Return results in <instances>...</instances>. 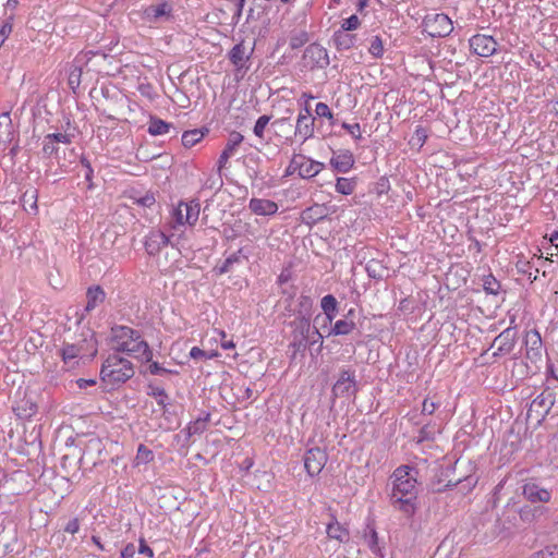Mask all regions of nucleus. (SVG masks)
Instances as JSON below:
<instances>
[{
  "label": "nucleus",
  "instance_id": "21",
  "mask_svg": "<svg viewBox=\"0 0 558 558\" xmlns=\"http://www.w3.org/2000/svg\"><path fill=\"white\" fill-rule=\"evenodd\" d=\"M248 208L252 213L260 216H270L278 211V205L275 202L264 198H252Z\"/></svg>",
  "mask_w": 558,
  "mask_h": 558
},
{
  "label": "nucleus",
  "instance_id": "25",
  "mask_svg": "<svg viewBox=\"0 0 558 558\" xmlns=\"http://www.w3.org/2000/svg\"><path fill=\"white\" fill-rule=\"evenodd\" d=\"M518 518L519 511L515 504H507L498 521L504 529H510L518 525Z\"/></svg>",
  "mask_w": 558,
  "mask_h": 558
},
{
  "label": "nucleus",
  "instance_id": "47",
  "mask_svg": "<svg viewBox=\"0 0 558 558\" xmlns=\"http://www.w3.org/2000/svg\"><path fill=\"white\" fill-rule=\"evenodd\" d=\"M365 537H366V541H367V544H368L369 549H371L375 555H380V556H381L380 548H379V546H378V536H377V532H376L374 529H371V530H369V533H368V534H365Z\"/></svg>",
  "mask_w": 558,
  "mask_h": 558
},
{
  "label": "nucleus",
  "instance_id": "10",
  "mask_svg": "<svg viewBox=\"0 0 558 558\" xmlns=\"http://www.w3.org/2000/svg\"><path fill=\"white\" fill-rule=\"evenodd\" d=\"M356 392L355 372L351 369H342L338 380L332 387L335 397H350Z\"/></svg>",
  "mask_w": 558,
  "mask_h": 558
},
{
  "label": "nucleus",
  "instance_id": "1",
  "mask_svg": "<svg viewBox=\"0 0 558 558\" xmlns=\"http://www.w3.org/2000/svg\"><path fill=\"white\" fill-rule=\"evenodd\" d=\"M417 474L418 471L415 468L401 465L395 470L391 476V504L396 509L408 515L413 514L415 511Z\"/></svg>",
  "mask_w": 558,
  "mask_h": 558
},
{
  "label": "nucleus",
  "instance_id": "24",
  "mask_svg": "<svg viewBox=\"0 0 558 558\" xmlns=\"http://www.w3.org/2000/svg\"><path fill=\"white\" fill-rule=\"evenodd\" d=\"M448 473H449L448 469L447 470L437 469L435 476L430 482V488L433 492L441 493V492L446 490L447 488L457 486L461 482V478H458L456 481L448 480L445 484H442L444 480L441 477L442 476L448 477Z\"/></svg>",
  "mask_w": 558,
  "mask_h": 558
},
{
  "label": "nucleus",
  "instance_id": "22",
  "mask_svg": "<svg viewBox=\"0 0 558 558\" xmlns=\"http://www.w3.org/2000/svg\"><path fill=\"white\" fill-rule=\"evenodd\" d=\"M330 165L338 172L345 173L348 172L354 165V157L350 150H341L338 154H333L330 159Z\"/></svg>",
  "mask_w": 558,
  "mask_h": 558
},
{
  "label": "nucleus",
  "instance_id": "3",
  "mask_svg": "<svg viewBox=\"0 0 558 558\" xmlns=\"http://www.w3.org/2000/svg\"><path fill=\"white\" fill-rule=\"evenodd\" d=\"M134 374L135 371L132 362L112 352L104 361L99 375L105 387L112 390L126 383Z\"/></svg>",
  "mask_w": 558,
  "mask_h": 558
},
{
  "label": "nucleus",
  "instance_id": "39",
  "mask_svg": "<svg viewBox=\"0 0 558 558\" xmlns=\"http://www.w3.org/2000/svg\"><path fill=\"white\" fill-rule=\"evenodd\" d=\"M148 396L154 397L157 400L158 405L166 408L168 395L162 387L148 386Z\"/></svg>",
  "mask_w": 558,
  "mask_h": 558
},
{
  "label": "nucleus",
  "instance_id": "33",
  "mask_svg": "<svg viewBox=\"0 0 558 558\" xmlns=\"http://www.w3.org/2000/svg\"><path fill=\"white\" fill-rule=\"evenodd\" d=\"M355 186V179L338 178L336 183V191L342 195H350L354 192Z\"/></svg>",
  "mask_w": 558,
  "mask_h": 558
},
{
  "label": "nucleus",
  "instance_id": "43",
  "mask_svg": "<svg viewBox=\"0 0 558 558\" xmlns=\"http://www.w3.org/2000/svg\"><path fill=\"white\" fill-rule=\"evenodd\" d=\"M360 25H361L360 19L357 17V15L353 14L350 17L344 19L342 21L341 26L338 31L351 32V31H355L356 28H359Z\"/></svg>",
  "mask_w": 558,
  "mask_h": 558
},
{
  "label": "nucleus",
  "instance_id": "9",
  "mask_svg": "<svg viewBox=\"0 0 558 558\" xmlns=\"http://www.w3.org/2000/svg\"><path fill=\"white\" fill-rule=\"evenodd\" d=\"M518 331L515 327H508L501 331L493 341L490 348L496 347V351L493 356H501L510 353L515 344Z\"/></svg>",
  "mask_w": 558,
  "mask_h": 558
},
{
  "label": "nucleus",
  "instance_id": "44",
  "mask_svg": "<svg viewBox=\"0 0 558 558\" xmlns=\"http://www.w3.org/2000/svg\"><path fill=\"white\" fill-rule=\"evenodd\" d=\"M320 306L323 312H338V301L331 294H327L322 299Z\"/></svg>",
  "mask_w": 558,
  "mask_h": 558
},
{
  "label": "nucleus",
  "instance_id": "29",
  "mask_svg": "<svg viewBox=\"0 0 558 558\" xmlns=\"http://www.w3.org/2000/svg\"><path fill=\"white\" fill-rule=\"evenodd\" d=\"M174 129L173 124L168 123L157 117H150L148 122V133L153 136L162 135Z\"/></svg>",
  "mask_w": 558,
  "mask_h": 558
},
{
  "label": "nucleus",
  "instance_id": "28",
  "mask_svg": "<svg viewBox=\"0 0 558 558\" xmlns=\"http://www.w3.org/2000/svg\"><path fill=\"white\" fill-rule=\"evenodd\" d=\"M13 411L20 418H29L37 412V404L29 399H23L15 403Z\"/></svg>",
  "mask_w": 558,
  "mask_h": 558
},
{
  "label": "nucleus",
  "instance_id": "14",
  "mask_svg": "<svg viewBox=\"0 0 558 558\" xmlns=\"http://www.w3.org/2000/svg\"><path fill=\"white\" fill-rule=\"evenodd\" d=\"M522 494L531 502H548L551 498V492L542 487L534 480L524 483Z\"/></svg>",
  "mask_w": 558,
  "mask_h": 558
},
{
  "label": "nucleus",
  "instance_id": "46",
  "mask_svg": "<svg viewBox=\"0 0 558 558\" xmlns=\"http://www.w3.org/2000/svg\"><path fill=\"white\" fill-rule=\"evenodd\" d=\"M270 121V117L269 116H260L257 121L255 122V125H254V129H253V132L254 134L259 137V138H263L264 137V131L267 126V124L269 123Z\"/></svg>",
  "mask_w": 558,
  "mask_h": 558
},
{
  "label": "nucleus",
  "instance_id": "45",
  "mask_svg": "<svg viewBox=\"0 0 558 558\" xmlns=\"http://www.w3.org/2000/svg\"><path fill=\"white\" fill-rule=\"evenodd\" d=\"M530 558H558V545L547 546L534 553Z\"/></svg>",
  "mask_w": 558,
  "mask_h": 558
},
{
  "label": "nucleus",
  "instance_id": "38",
  "mask_svg": "<svg viewBox=\"0 0 558 558\" xmlns=\"http://www.w3.org/2000/svg\"><path fill=\"white\" fill-rule=\"evenodd\" d=\"M368 52L376 59L384 54V43L379 36H372L369 39Z\"/></svg>",
  "mask_w": 558,
  "mask_h": 558
},
{
  "label": "nucleus",
  "instance_id": "42",
  "mask_svg": "<svg viewBox=\"0 0 558 558\" xmlns=\"http://www.w3.org/2000/svg\"><path fill=\"white\" fill-rule=\"evenodd\" d=\"M299 306L300 310L298 316L308 317L313 306V300L307 295H301L299 299Z\"/></svg>",
  "mask_w": 558,
  "mask_h": 558
},
{
  "label": "nucleus",
  "instance_id": "12",
  "mask_svg": "<svg viewBox=\"0 0 558 558\" xmlns=\"http://www.w3.org/2000/svg\"><path fill=\"white\" fill-rule=\"evenodd\" d=\"M315 118L312 116L311 108L306 104L303 110L300 111L294 134L303 138V142L313 137L314 135Z\"/></svg>",
  "mask_w": 558,
  "mask_h": 558
},
{
  "label": "nucleus",
  "instance_id": "49",
  "mask_svg": "<svg viewBox=\"0 0 558 558\" xmlns=\"http://www.w3.org/2000/svg\"><path fill=\"white\" fill-rule=\"evenodd\" d=\"M240 253H241V250H239L236 253L227 257L225 259V262L222 263V265L218 268V272L226 274V272L230 271L231 266L235 263H239V260H240L239 254Z\"/></svg>",
  "mask_w": 558,
  "mask_h": 558
},
{
  "label": "nucleus",
  "instance_id": "19",
  "mask_svg": "<svg viewBox=\"0 0 558 558\" xmlns=\"http://www.w3.org/2000/svg\"><path fill=\"white\" fill-rule=\"evenodd\" d=\"M526 357L532 362L536 363L542 359L543 343L539 333L536 330H532L526 333Z\"/></svg>",
  "mask_w": 558,
  "mask_h": 558
},
{
  "label": "nucleus",
  "instance_id": "20",
  "mask_svg": "<svg viewBox=\"0 0 558 558\" xmlns=\"http://www.w3.org/2000/svg\"><path fill=\"white\" fill-rule=\"evenodd\" d=\"M169 238L161 231H150L145 240V250L149 255H157L161 248L167 246Z\"/></svg>",
  "mask_w": 558,
  "mask_h": 558
},
{
  "label": "nucleus",
  "instance_id": "52",
  "mask_svg": "<svg viewBox=\"0 0 558 558\" xmlns=\"http://www.w3.org/2000/svg\"><path fill=\"white\" fill-rule=\"evenodd\" d=\"M72 137V135L66 133H49L46 135V138H49V141L53 142L56 145L59 143L71 144Z\"/></svg>",
  "mask_w": 558,
  "mask_h": 558
},
{
  "label": "nucleus",
  "instance_id": "57",
  "mask_svg": "<svg viewBox=\"0 0 558 558\" xmlns=\"http://www.w3.org/2000/svg\"><path fill=\"white\" fill-rule=\"evenodd\" d=\"M342 129H344L349 134H351L355 140H361V126L359 123L349 124L347 122H343L341 124Z\"/></svg>",
  "mask_w": 558,
  "mask_h": 558
},
{
  "label": "nucleus",
  "instance_id": "50",
  "mask_svg": "<svg viewBox=\"0 0 558 558\" xmlns=\"http://www.w3.org/2000/svg\"><path fill=\"white\" fill-rule=\"evenodd\" d=\"M304 217L307 219H312L313 221H318L324 218L323 208L319 205L312 206L304 210Z\"/></svg>",
  "mask_w": 558,
  "mask_h": 558
},
{
  "label": "nucleus",
  "instance_id": "51",
  "mask_svg": "<svg viewBox=\"0 0 558 558\" xmlns=\"http://www.w3.org/2000/svg\"><path fill=\"white\" fill-rule=\"evenodd\" d=\"M315 112L318 117L327 118L330 121V124H333V114L325 102H318L315 108Z\"/></svg>",
  "mask_w": 558,
  "mask_h": 558
},
{
  "label": "nucleus",
  "instance_id": "53",
  "mask_svg": "<svg viewBox=\"0 0 558 558\" xmlns=\"http://www.w3.org/2000/svg\"><path fill=\"white\" fill-rule=\"evenodd\" d=\"M82 70L75 66L69 74V86L75 92L81 83Z\"/></svg>",
  "mask_w": 558,
  "mask_h": 558
},
{
  "label": "nucleus",
  "instance_id": "64",
  "mask_svg": "<svg viewBox=\"0 0 558 558\" xmlns=\"http://www.w3.org/2000/svg\"><path fill=\"white\" fill-rule=\"evenodd\" d=\"M137 551L140 554L146 555V556H148L150 558L154 557L153 549L146 544V542L144 539L140 541V546H138Z\"/></svg>",
  "mask_w": 558,
  "mask_h": 558
},
{
  "label": "nucleus",
  "instance_id": "48",
  "mask_svg": "<svg viewBox=\"0 0 558 558\" xmlns=\"http://www.w3.org/2000/svg\"><path fill=\"white\" fill-rule=\"evenodd\" d=\"M208 420H209V414H206V416L204 418L196 420L194 423H192L187 427L189 434L193 435V434H201V433H203L205 430V428H206V422Z\"/></svg>",
  "mask_w": 558,
  "mask_h": 558
},
{
  "label": "nucleus",
  "instance_id": "27",
  "mask_svg": "<svg viewBox=\"0 0 558 558\" xmlns=\"http://www.w3.org/2000/svg\"><path fill=\"white\" fill-rule=\"evenodd\" d=\"M248 59L250 54L246 53L243 43L234 45L229 51V60L238 70L243 69Z\"/></svg>",
  "mask_w": 558,
  "mask_h": 558
},
{
  "label": "nucleus",
  "instance_id": "26",
  "mask_svg": "<svg viewBox=\"0 0 558 558\" xmlns=\"http://www.w3.org/2000/svg\"><path fill=\"white\" fill-rule=\"evenodd\" d=\"M86 298L87 303L85 306V311L90 312L105 301L106 293L100 286H94L88 288L86 292Z\"/></svg>",
  "mask_w": 558,
  "mask_h": 558
},
{
  "label": "nucleus",
  "instance_id": "63",
  "mask_svg": "<svg viewBox=\"0 0 558 558\" xmlns=\"http://www.w3.org/2000/svg\"><path fill=\"white\" fill-rule=\"evenodd\" d=\"M136 553V547L134 544H128L121 551V558H133Z\"/></svg>",
  "mask_w": 558,
  "mask_h": 558
},
{
  "label": "nucleus",
  "instance_id": "8",
  "mask_svg": "<svg viewBox=\"0 0 558 558\" xmlns=\"http://www.w3.org/2000/svg\"><path fill=\"white\" fill-rule=\"evenodd\" d=\"M469 44L472 52L483 58H488L496 53L498 46L493 36L484 34H476L472 36Z\"/></svg>",
  "mask_w": 558,
  "mask_h": 558
},
{
  "label": "nucleus",
  "instance_id": "37",
  "mask_svg": "<svg viewBox=\"0 0 558 558\" xmlns=\"http://www.w3.org/2000/svg\"><path fill=\"white\" fill-rule=\"evenodd\" d=\"M483 288L486 293L497 295L500 290V282L493 275H487L483 278Z\"/></svg>",
  "mask_w": 558,
  "mask_h": 558
},
{
  "label": "nucleus",
  "instance_id": "41",
  "mask_svg": "<svg viewBox=\"0 0 558 558\" xmlns=\"http://www.w3.org/2000/svg\"><path fill=\"white\" fill-rule=\"evenodd\" d=\"M154 459V453L150 449H148L145 445H140L137 448L135 461L136 464L148 463Z\"/></svg>",
  "mask_w": 558,
  "mask_h": 558
},
{
  "label": "nucleus",
  "instance_id": "59",
  "mask_svg": "<svg viewBox=\"0 0 558 558\" xmlns=\"http://www.w3.org/2000/svg\"><path fill=\"white\" fill-rule=\"evenodd\" d=\"M149 373L153 375H165V374H170L173 372L162 367L158 362H153L149 365Z\"/></svg>",
  "mask_w": 558,
  "mask_h": 558
},
{
  "label": "nucleus",
  "instance_id": "23",
  "mask_svg": "<svg viewBox=\"0 0 558 558\" xmlns=\"http://www.w3.org/2000/svg\"><path fill=\"white\" fill-rule=\"evenodd\" d=\"M332 41L337 50H349L356 46L357 35L349 32L336 31L332 35Z\"/></svg>",
  "mask_w": 558,
  "mask_h": 558
},
{
  "label": "nucleus",
  "instance_id": "58",
  "mask_svg": "<svg viewBox=\"0 0 558 558\" xmlns=\"http://www.w3.org/2000/svg\"><path fill=\"white\" fill-rule=\"evenodd\" d=\"M81 522L78 518H73L63 527V531L69 534H76L80 531Z\"/></svg>",
  "mask_w": 558,
  "mask_h": 558
},
{
  "label": "nucleus",
  "instance_id": "6",
  "mask_svg": "<svg viewBox=\"0 0 558 558\" xmlns=\"http://www.w3.org/2000/svg\"><path fill=\"white\" fill-rule=\"evenodd\" d=\"M303 460L307 474L313 477L322 472L328 461V454L325 449L313 447L306 450Z\"/></svg>",
  "mask_w": 558,
  "mask_h": 558
},
{
  "label": "nucleus",
  "instance_id": "2",
  "mask_svg": "<svg viewBox=\"0 0 558 558\" xmlns=\"http://www.w3.org/2000/svg\"><path fill=\"white\" fill-rule=\"evenodd\" d=\"M111 332L112 350L114 353H125L142 362L151 361L153 351L148 343L142 339L138 330L128 326H116L111 329Z\"/></svg>",
  "mask_w": 558,
  "mask_h": 558
},
{
  "label": "nucleus",
  "instance_id": "7",
  "mask_svg": "<svg viewBox=\"0 0 558 558\" xmlns=\"http://www.w3.org/2000/svg\"><path fill=\"white\" fill-rule=\"evenodd\" d=\"M201 205L197 201L180 202L173 210V217L178 225L193 226L198 220Z\"/></svg>",
  "mask_w": 558,
  "mask_h": 558
},
{
  "label": "nucleus",
  "instance_id": "36",
  "mask_svg": "<svg viewBox=\"0 0 558 558\" xmlns=\"http://www.w3.org/2000/svg\"><path fill=\"white\" fill-rule=\"evenodd\" d=\"M365 270L371 278H374L377 280H380L384 278L385 268L380 265L379 262H376L374 259L369 260L366 264Z\"/></svg>",
  "mask_w": 558,
  "mask_h": 558
},
{
  "label": "nucleus",
  "instance_id": "15",
  "mask_svg": "<svg viewBox=\"0 0 558 558\" xmlns=\"http://www.w3.org/2000/svg\"><path fill=\"white\" fill-rule=\"evenodd\" d=\"M172 7L168 2L148 5L143 11V19L148 23L168 21L171 17Z\"/></svg>",
  "mask_w": 558,
  "mask_h": 558
},
{
  "label": "nucleus",
  "instance_id": "62",
  "mask_svg": "<svg viewBox=\"0 0 558 558\" xmlns=\"http://www.w3.org/2000/svg\"><path fill=\"white\" fill-rule=\"evenodd\" d=\"M437 404L428 399H425L422 404V413L432 415L437 409Z\"/></svg>",
  "mask_w": 558,
  "mask_h": 558
},
{
  "label": "nucleus",
  "instance_id": "16",
  "mask_svg": "<svg viewBox=\"0 0 558 558\" xmlns=\"http://www.w3.org/2000/svg\"><path fill=\"white\" fill-rule=\"evenodd\" d=\"M355 310L351 308L344 315L342 319H338L332 325L329 336H348L352 333L356 329V324L354 322Z\"/></svg>",
  "mask_w": 558,
  "mask_h": 558
},
{
  "label": "nucleus",
  "instance_id": "34",
  "mask_svg": "<svg viewBox=\"0 0 558 558\" xmlns=\"http://www.w3.org/2000/svg\"><path fill=\"white\" fill-rule=\"evenodd\" d=\"M204 136V132L199 129L185 131L182 135V144L185 147H192L196 145Z\"/></svg>",
  "mask_w": 558,
  "mask_h": 558
},
{
  "label": "nucleus",
  "instance_id": "56",
  "mask_svg": "<svg viewBox=\"0 0 558 558\" xmlns=\"http://www.w3.org/2000/svg\"><path fill=\"white\" fill-rule=\"evenodd\" d=\"M316 343H318V347L315 351L317 354H319L323 350V336L318 329H317V335H315L314 332L310 333L307 348L312 349Z\"/></svg>",
  "mask_w": 558,
  "mask_h": 558
},
{
  "label": "nucleus",
  "instance_id": "61",
  "mask_svg": "<svg viewBox=\"0 0 558 558\" xmlns=\"http://www.w3.org/2000/svg\"><path fill=\"white\" fill-rule=\"evenodd\" d=\"M137 203L144 207H150L155 205L156 198L153 193H146L144 196L137 199Z\"/></svg>",
  "mask_w": 558,
  "mask_h": 558
},
{
  "label": "nucleus",
  "instance_id": "5",
  "mask_svg": "<svg viewBox=\"0 0 558 558\" xmlns=\"http://www.w3.org/2000/svg\"><path fill=\"white\" fill-rule=\"evenodd\" d=\"M304 65L310 69H325L329 65V56L326 48L317 43L310 44L303 53Z\"/></svg>",
  "mask_w": 558,
  "mask_h": 558
},
{
  "label": "nucleus",
  "instance_id": "35",
  "mask_svg": "<svg viewBox=\"0 0 558 558\" xmlns=\"http://www.w3.org/2000/svg\"><path fill=\"white\" fill-rule=\"evenodd\" d=\"M41 153H43L44 157H47V158L54 155L58 158L59 167L60 168L64 167V163H61L59 160V157H58L59 147L53 142L49 141V138H46V136L44 137V141H43Z\"/></svg>",
  "mask_w": 558,
  "mask_h": 558
},
{
  "label": "nucleus",
  "instance_id": "60",
  "mask_svg": "<svg viewBox=\"0 0 558 558\" xmlns=\"http://www.w3.org/2000/svg\"><path fill=\"white\" fill-rule=\"evenodd\" d=\"M518 511L520 520L524 522L531 521L534 518L535 510L531 509L530 507H523L521 509H518Z\"/></svg>",
  "mask_w": 558,
  "mask_h": 558
},
{
  "label": "nucleus",
  "instance_id": "17",
  "mask_svg": "<svg viewBox=\"0 0 558 558\" xmlns=\"http://www.w3.org/2000/svg\"><path fill=\"white\" fill-rule=\"evenodd\" d=\"M244 137L241 133L233 131L230 133L228 142L218 159V171L227 165L228 160L234 155L236 147L243 142Z\"/></svg>",
  "mask_w": 558,
  "mask_h": 558
},
{
  "label": "nucleus",
  "instance_id": "55",
  "mask_svg": "<svg viewBox=\"0 0 558 558\" xmlns=\"http://www.w3.org/2000/svg\"><path fill=\"white\" fill-rule=\"evenodd\" d=\"M435 434H436V430H435L434 426H430L429 424H425L420 429L418 441L421 442V441H425V440H433L435 437Z\"/></svg>",
  "mask_w": 558,
  "mask_h": 558
},
{
  "label": "nucleus",
  "instance_id": "4",
  "mask_svg": "<svg viewBox=\"0 0 558 558\" xmlns=\"http://www.w3.org/2000/svg\"><path fill=\"white\" fill-rule=\"evenodd\" d=\"M291 341L288 347V351L291 353L290 359L293 361L298 354L302 357L305 355V351L308 345L310 333L317 335V328L311 325L310 317L296 316L291 323Z\"/></svg>",
  "mask_w": 558,
  "mask_h": 558
},
{
  "label": "nucleus",
  "instance_id": "32",
  "mask_svg": "<svg viewBox=\"0 0 558 558\" xmlns=\"http://www.w3.org/2000/svg\"><path fill=\"white\" fill-rule=\"evenodd\" d=\"M61 356L63 362L66 364L70 361L83 356L80 352V349H77V345H75L73 342H63L62 349H61Z\"/></svg>",
  "mask_w": 558,
  "mask_h": 558
},
{
  "label": "nucleus",
  "instance_id": "54",
  "mask_svg": "<svg viewBox=\"0 0 558 558\" xmlns=\"http://www.w3.org/2000/svg\"><path fill=\"white\" fill-rule=\"evenodd\" d=\"M23 204H29L32 208H37V190L31 189L24 192L22 196Z\"/></svg>",
  "mask_w": 558,
  "mask_h": 558
},
{
  "label": "nucleus",
  "instance_id": "30",
  "mask_svg": "<svg viewBox=\"0 0 558 558\" xmlns=\"http://www.w3.org/2000/svg\"><path fill=\"white\" fill-rule=\"evenodd\" d=\"M553 404L554 401L551 400V396H544V393H542L532 401L530 411H535L537 414H541V412L546 414Z\"/></svg>",
  "mask_w": 558,
  "mask_h": 558
},
{
  "label": "nucleus",
  "instance_id": "18",
  "mask_svg": "<svg viewBox=\"0 0 558 558\" xmlns=\"http://www.w3.org/2000/svg\"><path fill=\"white\" fill-rule=\"evenodd\" d=\"M80 349L83 356H95L97 353V341L90 329H85L80 333V338L73 342Z\"/></svg>",
  "mask_w": 558,
  "mask_h": 558
},
{
  "label": "nucleus",
  "instance_id": "40",
  "mask_svg": "<svg viewBox=\"0 0 558 558\" xmlns=\"http://www.w3.org/2000/svg\"><path fill=\"white\" fill-rule=\"evenodd\" d=\"M308 34L305 31L293 33L290 36V47L292 49H299L308 41Z\"/></svg>",
  "mask_w": 558,
  "mask_h": 558
},
{
  "label": "nucleus",
  "instance_id": "13",
  "mask_svg": "<svg viewBox=\"0 0 558 558\" xmlns=\"http://www.w3.org/2000/svg\"><path fill=\"white\" fill-rule=\"evenodd\" d=\"M426 26L433 37H446L453 31V25L448 15L437 13L433 17L427 19Z\"/></svg>",
  "mask_w": 558,
  "mask_h": 558
},
{
  "label": "nucleus",
  "instance_id": "31",
  "mask_svg": "<svg viewBox=\"0 0 558 558\" xmlns=\"http://www.w3.org/2000/svg\"><path fill=\"white\" fill-rule=\"evenodd\" d=\"M327 535L330 538L337 539L341 543L349 539V532L339 522H330L327 525Z\"/></svg>",
  "mask_w": 558,
  "mask_h": 558
},
{
  "label": "nucleus",
  "instance_id": "11",
  "mask_svg": "<svg viewBox=\"0 0 558 558\" xmlns=\"http://www.w3.org/2000/svg\"><path fill=\"white\" fill-rule=\"evenodd\" d=\"M290 166L298 170L299 174L304 179L315 177L324 168V163L308 159L303 155L294 156Z\"/></svg>",
  "mask_w": 558,
  "mask_h": 558
}]
</instances>
